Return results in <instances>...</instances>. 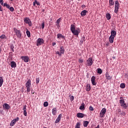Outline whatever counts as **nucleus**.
I'll return each instance as SVG.
<instances>
[{
    "instance_id": "nucleus-53",
    "label": "nucleus",
    "mask_w": 128,
    "mask_h": 128,
    "mask_svg": "<svg viewBox=\"0 0 128 128\" xmlns=\"http://www.w3.org/2000/svg\"><path fill=\"white\" fill-rule=\"evenodd\" d=\"M82 8H86V5H84V4H82Z\"/></svg>"
},
{
    "instance_id": "nucleus-43",
    "label": "nucleus",
    "mask_w": 128,
    "mask_h": 128,
    "mask_svg": "<svg viewBox=\"0 0 128 128\" xmlns=\"http://www.w3.org/2000/svg\"><path fill=\"white\" fill-rule=\"evenodd\" d=\"M89 110H90L91 112H94V108L92 106H90L89 108Z\"/></svg>"
},
{
    "instance_id": "nucleus-62",
    "label": "nucleus",
    "mask_w": 128,
    "mask_h": 128,
    "mask_svg": "<svg viewBox=\"0 0 128 128\" xmlns=\"http://www.w3.org/2000/svg\"><path fill=\"white\" fill-rule=\"evenodd\" d=\"M34 94V92H32V94Z\"/></svg>"
},
{
    "instance_id": "nucleus-29",
    "label": "nucleus",
    "mask_w": 128,
    "mask_h": 128,
    "mask_svg": "<svg viewBox=\"0 0 128 128\" xmlns=\"http://www.w3.org/2000/svg\"><path fill=\"white\" fill-rule=\"evenodd\" d=\"M84 42H86V37L84 36L80 40V42H82V44L84 43Z\"/></svg>"
},
{
    "instance_id": "nucleus-16",
    "label": "nucleus",
    "mask_w": 128,
    "mask_h": 128,
    "mask_svg": "<svg viewBox=\"0 0 128 128\" xmlns=\"http://www.w3.org/2000/svg\"><path fill=\"white\" fill-rule=\"evenodd\" d=\"M36 4L37 6H40V4L36 0H34V1L33 2V6H36Z\"/></svg>"
},
{
    "instance_id": "nucleus-57",
    "label": "nucleus",
    "mask_w": 128,
    "mask_h": 128,
    "mask_svg": "<svg viewBox=\"0 0 128 128\" xmlns=\"http://www.w3.org/2000/svg\"><path fill=\"white\" fill-rule=\"evenodd\" d=\"M100 128V125H98L96 128Z\"/></svg>"
},
{
    "instance_id": "nucleus-28",
    "label": "nucleus",
    "mask_w": 128,
    "mask_h": 128,
    "mask_svg": "<svg viewBox=\"0 0 128 128\" xmlns=\"http://www.w3.org/2000/svg\"><path fill=\"white\" fill-rule=\"evenodd\" d=\"M84 103H82L80 107V110H84Z\"/></svg>"
},
{
    "instance_id": "nucleus-59",
    "label": "nucleus",
    "mask_w": 128,
    "mask_h": 128,
    "mask_svg": "<svg viewBox=\"0 0 128 128\" xmlns=\"http://www.w3.org/2000/svg\"><path fill=\"white\" fill-rule=\"evenodd\" d=\"M2 52V49L0 48V54Z\"/></svg>"
},
{
    "instance_id": "nucleus-52",
    "label": "nucleus",
    "mask_w": 128,
    "mask_h": 128,
    "mask_svg": "<svg viewBox=\"0 0 128 128\" xmlns=\"http://www.w3.org/2000/svg\"><path fill=\"white\" fill-rule=\"evenodd\" d=\"M23 110H26V105H24V106Z\"/></svg>"
},
{
    "instance_id": "nucleus-51",
    "label": "nucleus",
    "mask_w": 128,
    "mask_h": 128,
    "mask_svg": "<svg viewBox=\"0 0 128 128\" xmlns=\"http://www.w3.org/2000/svg\"><path fill=\"white\" fill-rule=\"evenodd\" d=\"M40 82V78H36V84H38Z\"/></svg>"
},
{
    "instance_id": "nucleus-8",
    "label": "nucleus",
    "mask_w": 128,
    "mask_h": 128,
    "mask_svg": "<svg viewBox=\"0 0 128 128\" xmlns=\"http://www.w3.org/2000/svg\"><path fill=\"white\" fill-rule=\"evenodd\" d=\"M106 108H103L100 114V118H104V114H106Z\"/></svg>"
},
{
    "instance_id": "nucleus-47",
    "label": "nucleus",
    "mask_w": 128,
    "mask_h": 128,
    "mask_svg": "<svg viewBox=\"0 0 128 128\" xmlns=\"http://www.w3.org/2000/svg\"><path fill=\"white\" fill-rule=\"evenodd\" d=\"M56 54H58L59 56H62L60 52L59 51H57L56 52Z\"/></svg>"
},
{
    "instance_id": "nucleus-46",
    "label": "nucleus",
    "mask_w": 128,
    "mask_h": 128,
    "mask_svg": "<svg viewBox=\"0 0 128 128\" xmlns=\"http://www.w3.org/2000/svg\"><path fill=\"white\" fill-rule=\"evenodd\" d=\"M13 120L16 122H18V120H20V118L17 117L16 118L14 119Z\"/></svg>"
},
{
    "instance_id": "nucleus-36",
    "label": "nucleus",
    "mask_w": 128,
    "mask_h": 128,
    "mask_svg": "<svg viewBox=\"0 0 128 128\" xmlns=\"http://www.w3.org/2000/svg\"><path fill=\"white\" fill-rule=\"evenodd\" d=\"M118 8L119 7H114V12L115 14H118Z\"/></svg>"
},
{
    "instance_id": "nucleus-24",
    "label": "nucleus",
    "mask_w": 128,
    "mask_h": 128,
    "mask_svg": "<svg viewBox=\"0 0 128 128\" xmlns=\"http://www.w3.org/2000/svg\"><path fill=\"white\" fill-rule=\"evenodd\" d=\"M86 89V92H90V84H87Z\"/></svg>"
},
{
    "instance_id": "nucleus-4",
    "label": "nucleus",
    "mask_w": 128,
    "mask_h": 128,
    "mask_svg": "<svg viewBox=\"0 0 128 128\" xmlns=\"http://www.w3.org/2000/svg\"><path fill=\"white\" fill-rule=\"evenodd\" d=\"M14 32H16V36L18 38H22V32H20V30H18L16 28H14Z\"/></svg>"
},
{
    "instance_id": "nucleus-2",
    "label": "nucleus",
    "mask_w": 128,
    "mask_h": 128,
    "mask_svg": "<svg viewBox=\"0 0 128 128\" xmlns=\"http://www.w3.org/2000/svg\"><path fill=\"white\" fill-rule=\"evenodd\" d=\"M31 82H32V81L30 80H28L25 84L26 88V90H27L28 94V92H30V86H32Z\"/></svg>"
},
{
    "instance_id": "nucleus-39",
    "label": "nucleus",
    "mask_w": 128,
    "mask_h": 128,
    "mask_svg": "<svg viewBox=\"0 0 128 128\" xmlns=\"http://www.w3.org/2000/svg\"><path fill=\"white\" fill-rule=\"evenodd\" d=\"M78 62H80V64H82V62H84V59L80 58L78 59Z\"/></svg>"
},
{
    "instance_id": "nucleus-50",
    "label": "nucleus",
    "mask_w": 128,
    "mask_h": 128,
    "mask_svg": "<svg viewBox=\"0 0 128 128\" xmlns=\"http://www.w3.org/2000/svg\"><path fill=\"white\" fill-rule=\"evenodd\" d=\"M41 26H42V29L44 28V22H43Z\"/></svg>"
},
{
    "instance_id": "nucleus-6",
    "label": "nucleus",
    "mask_w": 128,
    "mask_h": 128,
    "mask_svg": "<svg viewBox=\"0 0 128 128\" xmlns=\"http://www.w3.org/2000/svg\"><path fill=\"white\" fill-rule=\"evenodd\" d=\"M24 22H25V24H28L29 26H32V21L30 20V18H24Z\"/></svg>"
},
{
    "instance_id": "nucleus-45",
    "label": "nucleus",
    "mask_w": 128,
    "mask_h": 128,
    "mask_svg": "<svg viewBox=\"0 0 128 128\" xmlns=\"http://www.w3.org/2000/svg\"><path fill=\"white\" fill-rule=\"evenodd\" d=\"M24 116H28V113L26 112V110H24Z\"/></svg>"
},
{
    "instance_id": "nucleus-56",
    "label": "nucleus",
    "mask_w": 128,
    "mask_h": 128,
    "mask_svg": "<svg viewBox=\"0 0 128 128\" xmlns=\"http://www.w3.org/2000/svg\"><path fill=\"white\" fill-rule=\"evenodd\" d=\"M0 4H2V6L4 5V1L2 2H0Z\"/></svg>"
},
{
    "instance_id": "nucleus-9",
    "label": "nucleus",
    "mask_w": 128,
    "mask_h": 128,
    "mask_svg": "<svg viewBox=\"0 0 128 128\" xmlns=\"http://www.w3.org/2000/svg\"><path fill=\"white\" fill-rule=\"evenodd\" d=\"M21 58L24 62H28V60H30V58L28 56H21Z\"/></svg>"
},
{
    "instance_id": "nucleus-21",
    "label": "nucleus",
    "mask_w": 128,
    "mask_h": 128,
    "mask_svg": "<svg viewBox=\"0 0 128 128\" xmlns=\"http://www.w3.org/2000/svg\"><path fill=\"white\" fill-rule=\"evenodd\" d=\"M114 37H112V36H110L109 42H110V44H112V42H114Z\"/></svg>"
},
{
    "instance_id": "nucleus-60",
    "label": "nucleus",
    "mask_w": 128,
    "mask_h": 128,
    "mask_svg": "<svg viewBox=\"0 0 128 128\" xmlns=\"http://www.w3.org/2000/svg\"><path fill=\"white\" fill-rule=\"evenodd\" d=\"M112 58H114H114H116V57L113 56V57H112Z\"/></svg>"
},
{
    "instance_id": "nucleus-31",
    "label": "nucleus",
    "mask_w": 128,
    "mask_h": 128,
    "mask_svg": "<svg viewBox=\"0 0 128 128\" xmlns=\"http://www.w3.org/2000/svg\"><path fill=\"white\" fill-rule=\"evenodd\" d=\"M106 19L108 20H110V14H106Z\"/></svg>"
},
{
    "instance_id": "nucleus-10",
    "label": "nucleus",
    "mask_w": 128,
    "mask_h": 128,
    "mask_svg": "<svg viewBox=\"0 0 128 128\" xmlns=\"http://www.w3.org/2000/svg\"><path fill=\"white\" fill-rule=\"evenodd\" d=\"M3 108L4 110H8L9 108H10V106L8 105V104L6 103H4L3 105Z\"/></svg>"
},
{
    "instance_id": "nucleus-33",
    "label": "nucleus",
    "mask_w": 128,
    "mask_h": 128,
    "mask_svg": "<svg viewBox=\"0 0 128 128\" xmlns=\"http://www.w3.org/2000/svg\"><path fill=\"white\" fill-rule=\"evenodd\" d=\"M4 6H6L7 8H8V10L10 8V4H8L7 3H4Z\"/></svg>"
},
{
    "instance_id": "nucleus-34",
    "label": "nucleus",
    "mask_w": 128,
    "mask_h": 128,
    "mask_svg": "<svg viewBox=\"0 0 128 128\" xmlns=\"http://www.w3.org/2000/svg\"><path fill=\"white\" fill-rule=\"evenodd\" d=\"M16 122L15 121H14V120H12L10 124V126H14V125L16 124Z\"/></svg>"
},
{
    "instance_id": "nucleus-7",
    "label": "nucleus",
    "mask_w": 128,
    "mask_h": 128,
    "mask_svg": "<svg viewBox=\"0 0 128 128\" xmlns=\"http://www.w3.org/2000/svg\"><path fill=\"white\" fill-rule=\"evenodd\" d=\"M42 44H44V39L42 38H38L36 41L37 46H42Z\"/></svg>"
},
{
    "instance_id": "nucleus-40",
    "label": "nucleus",
    "mask_w": 128,
    "mask_h": 128,
    "mask_svg": "<svg viewBox=\"0 0 128 128\" xmlns=\"http://www.w3.org/2000/svg\"><path fill=\"white\" fill-rule=\"evenodd\" d=\"M120 113H122V110H120V109H118L117 110V114H119V116H120Z\"/></svg>"
},
{
    "instance_id": "nucleus-14",
    "label": "nucleus",
    "mask_w": 128,
    "mask_h": 128,
    "mask_svg": "<svg viewBox=\"0 0 128 128\" xmlns=\"http://www.w3.org/2000/svg\"><path fill=\"white\" fill-rule=\"evenodd\" d=\"M110 34V36H112L113 38H114V36H116V32L114 30H112Z\"/></svg>"
},
{
    "instance_id": "nucleus-44",
    "label": "nucleus",
    "mask_w": 128,
    "mask_h": 128,
    "mask_svg": "<svg viewBox=\"0 0 128 128\" xmlns=\"http://www.w3.org/2000/svg\"><path fill=\"white\" fill-rule=\"evenodd\" d=\"M120 116H126V112H124L122 111L120 114Z\"/></svg>"
},
{
    "instance_id": "nucleus-35",
    "label": "nucleus",
    "mask_w": 128,
    "mask_h": 128,
    "mask_svg": "<svg viewBox=\"0 0 128 128\" xmlns=\"http://www.w3.org/2000/svg\"><path fill=\"white\" fill-rule=\"evenodd\" d=\"M26 34L27 36H28V38H30V31L27 30L26 31Z\"/></svg>"
},
{
    "instance_id": "nucleus-11",
    "label": "nucleus",
    "mask_w": 128,
    "mask_h": 128,
    "mask_svg": "<svg viewBox=\"0 0 128 128\" xmlns=\"http://www.w3.org/2000/svg\"><path fill=\"white\" fill-rule=\"evenodd\" d=\"M62 114H60L58 115V118L56 119L55 121V124H58V122H60V120L62 119Z\"/></svg>"
},
{
    "instance_id": "nucleus-42",
    "label": "nucleus",
    "mask_w": 128,
    "mask_h": 128,
    "mask_svg": "<svg viewBox=\"0 0 128 128\" xmlns=\"http://www.w3.org/2000/svg\"><path fill=\"white\" fill-rule=\"evenodd\" d=\"M60 18H59L57 20H56V24H58H58H60Z\"/></svg>"
},
{
    "instance_id": "nucleus-3",
    "label": "nucleus",
    "mask_w": 128,
    "mask_h": 128,
    "mask_svg": "<svg viewBox=\"0 0 128 128\" xmlns=\"http://www.w3.org/2000/svg\"><path fill=\"white\" fill-rule=\"evenodd\" d=\"M92 64H94V62L92 61V58H88L86 61V66H92Z\"/></svg>"
},
{
    "instance_id": "nucleus-23",
    "label": "nucleus",
    "mask_w": 128,
    "mask_h": 128,
    "mask_svg": "<svg viewBox=\"0 0 128 128\" xmlns=\"http://www.w3.org/2000/svg\"><path fill=\"white\" fill-rule=\"evenodd\" d=\"M52 114L54 116L56 115V108L52 109Z\"/></svg>"
},
{
    "instance_id": "nucleus-41",
    "label": "nucleus",
    "mask_w": 128,
    "mask_h": 128,
    "mask_svg": "<svg viewBox=\"0 0 128 128\" xmlns=\"http://www.w3.org/2000/svg\"><path fill=\"white\" fill-rule=\"evenodd\" d=\"M44 106H45L46 108V106H48V102H46L44 103Z\"/></svg>"
},
{
    "instance_id": "nucleus-61",
    "label": "nucleus",
    "mask_w": 128,
    "mask_h": 128,
    "mask_svg": "<svg viewBox=\"0 0 128 128\" xmlns=\"http://www.w3.org/2000/svg\"><path fill=\"white\" fill-rule=\"evenodd\" d=\"M11 2H12V1H14V0H10Z\"/></svg>"
},
{
    "instance_id": "nucleus-48",
    "label": "nucleus",
    "mask_w": 128,
    "mask_h": 128,
    "mask_svg": "<svg viewBox=\"0 0 128 128\" xmlns=\"http://www.w3.org/2000/svg\"><path fill=\"white\" fill-rule=\"evenodd\" d=\"M74 100V96H72L70 97V100H71V102H72V100Z\"/></svg>"
},
{
    "instance_id": "nucleus-1",
    "label": "nucleus",
    "mask_w": 128,
    "mask_h": 128,
    "mask_svg": "<svg viewBox=\"0 0 128 128\" xmlns=\"http://www.w3.org/2000/svg\"><path fill=\"white\" fill-rule=\"evenodd\" d=\"M70 30L74 36H78L80 34V28H76V26L74 24H71Z\"/></svg>"
},
{
    "instance_id": "nucleus-27",
    "label": "nucleus",
    "mask_w": 128,
    "mask_h": 128,
    "mask_svg": "<svg viewBox=\"0 0 128 128\" xmlns=\"http://www.w3.org/2000/svg\"><path fill=\"white\" fill-rule=\"evenodd\" d=\"M0 38L1 40H6V36L4 34H2L0 36Z\"/></svg>"
},
{
    "instance_id": "nucleus-49",
    "label": "nucleus",
    "mask_w": 128,
    "mask_h": 128,
    "mask_svg": "<svg viewBox=\"0 0 128 128\" xmlns=\"http://www.w3.org/2000/svg\"><path fill=\"white\" fill-rule=\"evenodd\" d=\"M9 10L10 12H14V7H10V8H9Z\"/></svg>"
},
{
    "instance_id": "nucleus-13",
    "label": "nucleus",
    "mask_w": 128,
    "mask_h": 128,
    "mask_svg": "<svg viewBox=\"0 0 128 128\" xmlns=\"http://www.w3.org/2000/svg\"><path fill=\"white\" fill-rule=\"evenodd\" d=\"M76 116L77 118H84V114H82V113H78L76 114Z\"/></svg>"
},
{
    "instance_id": "nucleus-58",
    "label": "nucleus",
    "mask_w": 128,
    "mask_h": 128,
    "mask_svg": "<svg viewBox=\"0 0 128 128\" xmlns=\"http://www.w3.org/2000/svg\"><path fill=\"white\" fill-rule=\"evenodd\" d=\"M4 2V0H0V2Z\"/></svg>"
},
{
    "instance_id": "nucleus-26",
    "label": "nucleus",
    "mask_w": 128,
    "mask_h": 128,
    "mask_svg": "<svg viewBox=\"0 0 128 128\" xmlns=\"http://www.w3.org/2000/svg\"><path fill=\"white\" fill-rule=\"evenodd\" d=\"M109 4L110 6H114V0H109Z\"/></svg>"
},
{
    "instance_id": "nucleus-5",
    "label": "nucleus",
    "mask_w": 128,
    "mask_h": 128,
    "mask_svg": "<svg viewBox=\"0 0 128 128\" xmlns=\"http://www.w3.org/2000/svg\"><path fill=\"white\" fill-rule=\"evenodd\" d=\"M120 106L123 108H124V110H126V108H128V106L126 105V104L124 103V100H120Z\"/></svg>"
},
{
    "instance_id": "nucleus-25",
    "label": "nucleus",
    "mask_w": 128,
    "mask_h": 128,
    "mask_svg": "<svg viewBox=\"0 0 128 128\" xmlns=\"http://www.w3.org/2000/svg\"><path fill=\"white\" fill-rule=\"evenodd\" d=\"M89 123L90 122L88 121H84L83 124L84 126V128H86V126H88Z\"/></svg>"
},
{
    "instance_id": "nucleus-15",
    "label": "nucleus",
    "mask_w": 128,
    "mask_h": 128,
    "mask_svg": "<svg viewBox=\"0 0 128 128\" xmlns=\"http://www.w3.org/2000/svg\"><path fill=\"white\" fill-rule=\"evenodd\" d=\"M64 36H62V34H57V38H63V40H64Z\"/></svg>"
},
{
    "instance_id": "nucleus-38",
    "label": "nucleus",
    "mask_w": 128,
    "mask_h": 128,
    "mask_svg": "<svg viewBox=\"0 0 128 128\" xmlns=\"http://www.w3.org/2000/svg\"><path fill=\"white\" fill-rule=\"evenodd\" d=\"M10 50L12 52H14V46L13 44H12L10 46Z\"/></svg>"
},
{
    "instance_id": "nucleus-19",
    "label": "nucleus",
    "mask_w": 128,
    "mask_h": 128,
    "mask_svg": "<svg viewBox=\"0 0 128 128\" xmlns=\"http://www.w3.org/2000/svg\"><path fill=\"white\" fill-rule=\"evenodd\" d=\"M86 12H88L86 11V10H84L81 12V16H86Z\"/></svg>"
},
{
    "instance_id": "nucleus-17",
    "label": "nucleus",
    "mask_w": 128,
    "mask_h": 128,
    "mask_svg": "<svg viewBox=\"0 0 128 128\" xmlns=\"http://www.w3.org/2000/svg\"><path fill=\"white\" fill-rule=\"evenodd\" d=\"M11 68H16V64L14 62H11Z\"/></svg>"
},
{
    "instance_id": "nucleus-54",
    "label": "nucleus",
    "mask_w": 128,
    "mask_h": 128,
    "mask_svg": "<svg viewBox=\"0 0 128 128\" xmlns=\"http://www.w3.org/2000/svg\"><path fill=\"white\" fill-rule=\"evenodd\" d=\"M56 42H52V46H56Z\"/></svg>"
},
{
    "instance_id": "nucleus-20",
    "label": "nucleus",
    "mask_w": 128,
    "mask_h": 128,
    "mask_svg": "<svg viewBox=\"0 0 128 128\" xmlns=\"http://www.w3.org/2000/svg\"><path fill=\"white\" fill-rule=\"evenodd\" d=\"M106 78L108 80H112V76H110V74L107 72L106 74Z\"/></svg>"
},
{
    "instance_id": "nucleus-30",
    "label": "nucleus",
    "mask_w": 128,
    "mask_h": 128,
    "mask_svg": "<svg viewBox=\"0 0 128 128\" xmlns=\"http://www.w3.org/2000/svg\"><path fill=\"white\" fill-rule=\"evenodd\" d=\"M97 72L100 74H102V70L100 68H97Z\"/></svg>"
},
{
    "instance_id": "nucleus-18",
    "label": "nucleus",
    "mask_w": 128,
    "mask_h": 128,
    "mask_svg": "<svg viewBox=\"0 0 128 128\" xmlns=\"http://www.w3.org/2000/svg\"><path fill=\"white\" fill-rule=\"evenodd\" d=\"M60 54H64V46H61L60 48Z\"/></svg>"
},
{
    "instance_id": "nucleus-32",
    "label": "nucleus",
    "mask_w": 128,
    "mask_h": 128,
    "mask_svg": "<svg viewBox=\"0 0 128 128\" xmlns=\"http://www.w3.org/2000/svg\"><path fill=\"white\" fill-rule=\"evenodd\" d=\"M120 88H126V84L124 83H122L120 84Z\"/></svg>"
},
{
    "instance_id": "nucleus-63",
    "label": "nucleus",
    "mask_w": 128,
    "mask_h": 128,
    "mask_svg": "<svg viewBox=\"0 0 128 128\" xmlns=\"http://www.w3.org/2000/svg\"><path fill=\"white\" fill-rule=\"evenodd\" d=\"M44 128H46V127H44Z\"/></svg>"
},
{
    "instance_id": "nucleus-12",
    "label": "nucleus",
    "mask_w": 128,
    "mask_h": 128,
    "mask_svg": "<svg viewBox=\"0 0 128 128\" xmlns=\"http://www.w3.org/2000/svg\"><path fill=\"white\" fill-rule=\"evenodd\" d=\"M95 80L96 77L94 76H92L91 78V82L93 86H96V82Z\"/></svg>"
},
{
    "instance_id": "nucleus-55",
    "label": "nucleus",
    "mask_w": 128,
    "mask_h": 128,
    "mask_svg": "<svg viewBox=\"0 0 128 128\" xmlns=\"http://www.w3.org/2000/svg\"><path fill=\"white\" fill-rule=\"evenodd\" d=\"M0 12H2V6L0 5Z\"/></svg>"
},
{
    "instance_id": "nucleus-37",
    "label": "nucleus",
    "mask_w": 128,
    "mask_h": 128,
    "mask_svg": "<svg viewBox=\"0 0 128 128\" xmlns=\"http://www.w3.org/2000/svg\"><path fill=\"white\" fill-rule=\"evenodd\" d=\"M118 6L120 4H118V0L115 2V8H118Z\"/></svg>"
},
{
    "instance_id": "nucleus-22",
    "label": "nucleus",
    "mask_w": 128,
    "mask_h": 128,
    "mask_svg": "<svg viewBox=\"0 0 128 128\" xmlns=\"http://www.w3.org/2000/svg\"><path fill=\"white\" fill-rule=\"evenodd\" d=\"M4 84V78L2 76H0V88Z\"/></svg>"
}]
</instances>
